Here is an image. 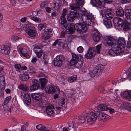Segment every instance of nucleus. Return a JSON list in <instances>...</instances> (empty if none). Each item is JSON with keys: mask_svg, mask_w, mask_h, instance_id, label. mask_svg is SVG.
Segmentation results:
<instances>
[{"mask_svg": "<svg viewBox=\"0 0 131 131\" xmlns=\"http://www.w3.org/2000/svg\"><path fill=\"white\" fill-rule=\"evenodd\" d=\"M37 60V59L36 57H33L31 60V62L32 64H35Z\"/></svg>", "mask_w": 131, "mask_h": 131, "instance_id": "57", "label": "nucleus"}, {"mask_svg": "<svg viewBox=\"0 0 131 131\" xmlns=\"http://www.w3.org/2000/svg\"><path fill=\"white\" fill-rule=\"evenodd\" d=\"M22 72L18 74L19 78L21 80L23 81H25L27 80L29 78V76L27 73L25 72L22 74Z\"/></svg>", "mask_w": 131, "mask_h": 131, "instance_id": "22", "label": "nucleus"}, {"mask_svg": "<svg viewBox=\"0 0 131 131\" xmlns=\"http://www.w3.org/2000/svg\"><path fill=\"white\" fill-rule=\"evenodd\" d=\"M46 11L48 13H49L50 12L51 10V8L49 7H46L45 8Z\"/></svg>", "mask_w": 131, "mask_h": 131, "instance_id": "63", "label": "nucleus"}, {"mask_svg": "<svg viewBox=\"0 0 131 131\" xmlns=\"http://www.w3.org/2000/svg\"><path fill=\"white\" fill-rule=\"evenodd\" d=\"M26 17H24L20 19V21L22 23H24L26 21Z\"/></svg>", "mask_w": 131, "mask_h": 131, "instance_id": "64", "label": "nucleus"}, {"mask_svg": "<svg viewBox=\"0 0 131 131\" xmlns=\"http://www.w3.org/2000/svg\"><path fill=\"white\" fill-rule=\"evenodd\" d=\"M31 96L34 100H39L42 97L41 95L38 93L33 94Z\"/></svg>", "mask_w": 131, "mask_h": 131, "instance_id": "33", "label": "nucleus"}, {"mask_svg": "<svg viewBox=\"0 0 131 131\" xmlns=\"http://www.w3.org/2000/svg\"><path fill=\"white\" fill-rule=\"evenodd\" d=\"M102 107H101L102 109V111H106L108 110L109 108L107 107L105 105L101 104Z\"/></svg>", "mask_w": 131, "mask_h": 131, "instance_id": "50", "label": "nucleus"}, {"mask_svg": "<svg viewBox=\"0 0 131 131\" xmlns=\"http://www.w3.org/2000/svg\"><path fill=\"white\" fill-rule=\"evenodd\" d=\"M5 79L3 76H0V89L1 91L4 90L5 88Z\"/></svg>", "mask_w": 131, "mask_h": 131, "instance_id": "26", "label": "nucleus"}, {"mask_svg": "<svg viewBox=\"0 0 131 131\" xmlns=\"http://www.w3.org/2000/svg\"><path fill=\"white\" fill-rule=\"evenodd\" d=\"M77 50L79 53H81L83 51V48L82 47L80 46L78 47Z\"/></svg>", "mask_w": 131, "mask_h": 131, "instance_id": "53", "label": "nucleus"}, {"mask_svg": "<svg viewBox=\"0 0 131 131\" xmlns=\"http://www.w3.org/2000/svg\"><path fill=\"white\" fill-rule=\"evenodd\" d=\"M92 33V37L94 40L96 42H98L100 38V33L97 29L94 30Z\"/></svg>", "mask_w": 131, "mask_h": 131, "instance_id": "17", "label": "nucleus"}, {"mask_svg": "<svg viewBox=\"0 0 131 131\" xmlns=\"http://www.w3.org/2000/svg\"><path fill=\"white\" fill-rule=\"evenodd\" d=\"M46 92L49 94L55 92L54 86L50 85H47L45 88Z\"/></svg>", "mask_w": 131, "mask_h": 131, "instance_id": "25", "label": "nucleus"}, {"mask_svg": "<svg viewBox=\"0 0 131 131\" xmlns=\"http://www.w3.org/2000/svg\"><path fill=\"white\" fill-rule=\"evenodd\" d=\"M71 9L74 11L71 12L68 15L67 19L70 21L76 17H81L83 23L85 25L89 26L93 23L91 20L93 16L91 13L87 11H84L78 7H75V5L71 4L70 5Z\"/></svg>", "mask_w": 131, "mask_h": 131, "instance_id": "1", "label": "nucleus"}, {"mask_svg": "<svg viewBox=\"0 0 131 131\" xmlns=\"http://www.w3.org/2000/svg\"><path fill=\"white\" fill-rule=\"evenodd\" d=\"M0 51L1 53L6 55H8L10 52V48L7 45H2L0 47Z\"/></svg>", "mask_w": 131, "mask_h": 131, "instance_id": "10", "label": "nucleus"}, {"mask_svg": "<svg viewBox=\"0 0 131 131\" xmlns=\"http://www.w3.org/2000/svg\"><path fill=\"white\" fill-rule=\"evenodd\" d=\"M60 21L61 26L66 29L68 33L72 34L74 31L73 29L82 32H86L87 30V28L84 25L78 23L74 26L69 23L67 24L66 20L64 17L61 16Z\"/></svg>", "mask_w": 131, "mask_h": 131, "instance_id": "2", "label": "nucleus"}, {"mask_svg": "<svg viewBox=\"0 0 131 131\" xmlns=\"http://www.w3.org/2000/svg\"><path fill=\"white\" fill-rule=\"evenodd\" d=\"M103 0H93V2L95 6L99 8L103 7L105 5V2Z\"/></svg>", "mask_w": 131, "mask_h": 131, "instance_id": "23", "label": "nucleus"}, {"mask_svg": "<svg viewBox=\"0 0 131 131\" xmlns=\"http://www.w3.org/2000/svg\"><path fill=\"white\" fill-rule=\"evenodd\" d=\"M113 23L116 26L121 27L123 26V21L120 18L115 17L114 19Z\"/></svg>", "mask_w": 131, "mask_h": 131, "instance_id": "14", "label": "nucleus"}, {"mask_svg": "<svg viewBox=\"0 0 131 131\" xmlns=\"http://www.w3.org/2000/svg\"><path fill=\"white\" fill-rule=\"evenodd\" d=\"M37 71V70L31 67H29L28 70L29 73H35Z\"/></svg>", "mask_w": 131, "mask_h": 131, "instance_id": "42", "label": "nucleus"}, {"mask_svg": "<svg viewBox=\"0 0 131 131\" xmlns=\"http://www.w3.org/2000/svg\"><path fill=\"white\" fill-rule=\"evenodd\" d=\"M97 117L95 113L93 112L90 113L86 116L87 123L89 124H92L93 122L96 120Z\"/></svg>", "mask_w": 131, "mask_h": 131, "instance_id": "6", "label": "nucleus"}, {"mask_svg": "<svg viewBox=\"0 0 131 131\" xmlns=\"http://www.w3.org/2000/svg\"><path fill=\"white\" fill-rule=\"evenodd\" d=\"M76 3L72 4H74L75 5V7H78L80 9H81L80 6L83 5L84 4V0H76Z\"/></svg>", "mask_w": 131, "mask_h": 131, "instance_id": "35", "label": "nucleus"}, {"mask_svg": "<svg viewBox=\"0 0 131 131\" xmlns=\"http://www.w3.org/2000/svg\"><path fill=\"white\" fill-rule=\"evenodd\" d=\"M27 69V67L25 66H23L22 67L19 64H17V71L21 73L22 72V70H26Z\"/></svg>", "mask_w": 131, "mask_h": 131, "instance_id": "31", "label": "nucleus"}, {"mask_svg": "<svg viewBox=\"0 0 131 131\" xmlns=\"http://www.w3.org/2000/svg\"><path fill=\"white\" fill-rule=\"evenodd\" d=\"M77 77L76 75L71 76L69 78L68 81L70 82H72L76 81Z\"/></svg>", "mask_w": 131, "mask_h": 131, "instance_id": "41", "label": "nucleus"}, {"mask_svg": "<svg viewBox=\"0 0 131 131\" xmlns=\"http://www.w3.org/2000/svg\"><path fill=\"white\" fill-rule=\"evenodd\" d=\"M63 12L62 14V17H64L68 13V10L67 9L64 8L63 10Z\"/></svg>", "mask_w": 131, "mask_h": 131, "instance_id": "51", "label": "nucleus"}, {"mask_svg": "<svg viewBox=\"0 0 131 131\" xmlns=\"http://www.w3.org/2000/svg\"><path fill=\"white\" fill-rule=\"evenodd\" d=\"M103 71L102 68L101 67L100 65H98L96 66L92 72H90L89 74L90 76L92 78L97 77L101 74Z\"/></svg>", "mask_w": 131, "mask_h": 131, "instance_id": "4", "label": "nucleus"}, {"mask_svg": "<svg viewBox=\"0 0 131 131\" xmlns=\"http://www.w3.org/2000/svg\"><path fill=\"white\" fill-rule=\"evenodd\" d=\"M123 96L131 101V91L127 90L125 91L123 93Z\"/></svg>", "mask_w": 131, "mask_h": 131, "instance_id": "27", "label": "nucleus"}, {"mask_svg": "<svg viewBox=\"0 0 131 131\" xmlns=\"http://www.w3.org/2000/svg\"><path fill=\"white\" fill-rule=\"evenodd\" d=\"M101 107H102V105L101 104H100L97 106V108L99 110L102 111V109Z\"/></svg>", "mask_w": 131, "mask_h": 131, "instance_id": "61", "label": "nucleus"}, {"mask_svg": "<svg viewBox=\"0 0 131 131\" xmlns=\"http://www.w3.org/2000/svg\"><path fill=\"white\" fill-rule=\"evenodd\" d=\"M104 41L107 45L112 46H115L117 44V39L112 36H106L104 37Z\"/></svg>", "mask_w": 131, "mask_h": 131, "instance_id": "3", "label": "nucleus"}, {"mask_svg": "<svg viewBox=\"0 0 131 131\" xmlns=\"http://www.w3.org/2000/svg\"><path fill=\"white\" fill-rule=\"evenodd\" d=\"M125 22L124 24V29L125 30H127L129 29H130L131 26V23L130 22V20H125Z\"/></svg>", "mask_w": 131, "mask_h": 131, "instance_id": "28", "label": "nucleus"}, {"mask_svg": "<svg viewBox=\"0 0 131 131\" xmlns=\"http://www.w3.org/2000/svg\"><path fill=\"white\" fill-rule=\"evenodd\" d=\"M43 61L45 64H47L48 63V58L47 55L44 54L43 55Z\"/></svg>", "mask_w": 131, "mask_h": 131, "instance_id": "44", "label": "nucleus"}, {"mask_svg": "<svg viewBox=\"0 0 131 131\" xmlns=\"http://www.w3.org/2000/svg\"><path fill=\"white\" fill-rule=\"evenodd\" d=\"M54 108L52 105L47 106L46 108V112L47 115L53 117L54 116Z\"/></svg>", "mask_w": 131, "mask_h": 131, "instance_id": "19", "label": "nucleus"}, {"mask_svg": "<svg viewBox=\"0 0 131 131\" xmlns=\"http://www.w3.org/2000/svg\"><path fill=\"white\" fill-rule=\"evenodd\" d=\"M20 55L21 56L27 58L29 59L30 58V56L27 53V51L26 48L22 46H18L17 48Z\"/></svg>", "mask_w": 131, "mask_h": 131, "instance_id": "5", "label": "nucleus"}, {"mask_svg": "<svg viewBox=\"0 0 131 131\" xmlns=\"http://www.w3.org/2000/svg\"><path fill=\"white\" fill-rule=\"evenodd\" d=\"M11 39L13 42H16V35H13L11 37Z\"/></svg>", "mask_w": 131, "mask_h": 131, "instance_id": "54", "label": "nucleus"}, {"mask_svg": "<svg viewBox=\"0 0 131 131\" xmlns=\"http://www.w3.org/2000/svg\"><path fill=\"white\" fill-rule=\"evenodd\" d=\"M83 61L82 59L81 58L75 63L74 65L76 67L78 68H80L82 66L83 64Z\"/></svg>", "mask_w": 131, "mask_h": 131, "instance_id": "36", "label": "nucleus"}, {"mask_svg": "<svg viewBox=\"0 0 131 131\" xmlns=\"http://www.w3.org/2000/svg\"><path fill=\"white\" fill-rule=\"evenodd\" d=\"M64 60V57L62 56H58L56 57L54 60V64L58 67H60L62 62Z\"/></svg>", "mask_w": 131, "mask_h": 131, "instance_id": "7", "label": "nucleus"}, {"mask_svg": "<svg viewBox=\"0 0 131 131\" xmlns=\"http://www.w3.org/2000/svg\"><path fill=\"white\" fill-rule=\"evenodd\" d=\"M23 101L27 105H29L31 101V100L30 96L28 94H25L23 96Z\"/></svg>", "mask_w": 131, "mask_h": 131, "instance_id": "24", "label": "nucleus"}, {"mask_svg": "<svg viewBox=\"0 0 131 131\" xmlns=\"http://www.w3.org/2000/svg\"><path fill=\"white\" fill-rule=\"evenodd\" d=\"M18 88L24 91H26L27 90V87L25 84H20L18 86Z\"/></svg>", "mask_w": 131, "mask_h": 131, "instance_id": "39", "label": "nucleus"}, {"mask_svg": "<svg viewBox=\"0 0 131 131\" xmlns=\"http://www.w3.org/2000/svg\"><path fill=\"white\" fill-rule=\"evenodd\" d=\"M52 33L51 30L50 29H45L44 32L42 35V38L45 40H47L50 38L52 35Z\"/></svg>", "mask_w": 131, "mask_h": 131, "instance_id": "9", "label": "nucleus"}, {"mask_svg": "<svg viewBox=\"0 0 131 131\" xmlns=\"http://www.w3.org/2000/svg\"><path fill=\"white\" fill-rule=\"evenodd\" d=\"M18 124L20 125L21 126V131H26V127L24 125V123H18Z\"/></svg>", "mask_w": 131, "mask_h": 131, "instance_id": "49", "label": "nucleus"}, {"mask_svg": "<svg viewBox=\"0 0 131 131\" xmlns=\"http://www.w3.org/2000/svg\"><path fill=\"white\" fill-rule=\"evenodd\" d=\"M95 114L97 116V117L101 120H107L110 118V116H109L104 114L101 111H97Z\"/></svg>", "mask_w": 131, "mask_h": 131, "instance_id": "11", "label": "nucleus"}, {"mask_svg": "<svg viewBox=\"0 0 131 131\" xmlns=\"http://www.w3.org/2000/svg\"><path fill=\"white\" fill-rule=\"evenodd\" d=\"M57 43V44L58 46H63V43L62 42L63 41V40L62 39H57L56 40Z\"/></svg>", "mask_w": 131, "mask_h": 131, "instance_id": "48", "label": "nucleus"}, {"mask_svg": "<svg viewBox=\"0 0 131 131\" xmlns=\"http://www.w3.org/2000/svg\"><path fill=\"white\" fill-rule=\"evenodd\" d=\"M125 15L128 20H130L131 19V9H126L125 11Z\"/></svg>", "mask_w": 131, "mask_h": 131, "instance_id": "32", "label": "nucleus"}, {"mask_svg": "<svg viewBox=\"0 0 131 131\" xmlns=\"http://www.w3.org/2000/svg\"><path fill=\"white\" fill-rule=\"evenodd\" d=\"M11 99L10 96H8L5 99L4 104L5 105V106H3L4 110L5 111L10 112L11 110V107H8L7 105H6L7 104L10 100Z\"/></svg>", "mask_w": 131, "mask_h": 131, "instance_id": "16", "label": "nucleus"}, {"mask_svg": "<svg viewBox=\"0 0 131 131\" xmlns=\"http://www.w3.org/2000/svg\"><path fill=\"white\" fill-rule=\"evenodd\" d=\"M98 90L101 93H102L104 92V89L103 86H100L99 87Z\"/></svg>", "mask_w": 131, "mask_h": 131, "instance_id": "55", "label": "nucleus"}, {"mask_svg": "<svg viewBox=\"0 0 131 131\" xmlns=\"http://www.w3.org/2000/svg\"><path fill=\"white\" fill-rule=\"evenodd\" d=\"M40 84L42 88H44L45 85L47 82L48 80L45 78H40Z\"/></svg>", "mask_w": 131, "mask_h": 131, "instance_id": "37", "label": "nucleus"}, {"mask_svg": "<svg viewBox=\"0 0 131 131\" xmlns=\"http://www.w3.org/2000/svg\"><path fill=\"white\" fill-rule=\"evenodd\" d=\"M86 117L85 116H80L79 117V121L82 123H84L86 119Z\"/></svg>", "mask_w": 131, "mask_h": 131, "instance_id": "40", "label": "nucleus"}, {"mask_svg": "<svg viewBox=\"0 0 131 131\" xmlns=\"http://www.w3.org/2000/svg\"><path fill=\"white\" fill-rule=\"evenodd\" d=\"M94 50L92 48H90L87 53L85 55V57L88 59H91L93 57L94 54Z\"/></svg>", "mask_w": 131, "mask_h": 131, "instance_id": "20", "label": "nucleus"}, {"mask_svg": "<svg viewBox=\"0 0 131 131\" xmlns=\"http://www.w3.org/2000/svg\"><path fill=\"white\" fill-rule=\"evenodd\" d=\"M117 48L120 50L122 52V49L123 48L125 45V41L123 38H119L118 40H117Z\"/></svg>", "mask_w": 131, "mask_h": 131, "instance_id": "12", "label": "nucleus"}, {"mask_svg": "<svg viewBox=\"0 0 131 131\" xmlns=\"http://www.w3.org/2000/svg\"><path fill=\"white\" fill-rule=\"evenodd\" d=\"M105 16L106 18L104 19H107L109 20H111L113 17V14L111 12H106Z\"/></svg>", "mask_w": 131, "mask_h": 131, "instance_id": "38", "label": "nucleus"}, {"mask_svg": "<svg viewBox=\"0 0 131 131\" xmlns=\"http://www.w3.org/2000/svg\"><path fill=\"white\" fill-rule=\"evenodd\" d=\"M57 15V13L56 11L54 12L51 14V17L53 18H54Z\"/></svg>", "mask_w": 131, "mask_h": 131, "instance_id": "58", "label": "nucleus"}, {"mask_svg": "<svg viewBox=\"0 0 131 131\" xmlns=\"http://www.w3.org/2000/svg\"><path fill=\"white\" fill-rule=\"evenodd\" d=\"M47 25V24L46 23L39 24L38 25V29L41 30L42 28L46 27Z\"/></svg>", "mask_w": 131, "mask_h": 131, "instance_id": "46", "label": "nucleus"}, {"mask_svg": "<svg viewBox=\"0 0 131 131\" xmlns=\"http://www.w3.org/2000/svg\"><path fill=\"white\" fill-rule=\"evenodd\" d=\"M33 50L36 53L37 56L38 58H40L43 54V50L38 46L34 47Z\"/></svg>", "mask_w": 131, "mask_h": 131, "instance_id": "18", "label": "nucleus"}, {"mask_svg": "<svg viewBox=\"0 0 131 131\" xmlns=\"http://www.w3.org/2000/svg\"><path fill=\"white\" fill-rule=\"evenodd\" d=\"M60 0H54L53 3L51 5V7L56 10H57L60 8Z\"/></svg>", "mask_w": 131, "mask_h": 131, "instance_id": "21", "label": "nucleus"}, {"mask_svg": "<svg viewBox=\"0 0 131 131\" xmlns=\"http://www.w3.org/2000/svg\"><path fill=\"white\" fill-rule=\"evenodd\" d=\"M32 85L30 87V90L34 91L38 89L39 86V82L36 79H34L32 81Z\"/></svg>", "mask_w": 131, "mask_h": 131, "instance_id": "15", "label": "nucleus"}, {"mask_svg": "<svg viewBox=\"0 0 131 131\" xmlns=\"http://www.w3.org/2000/svg\"><path fill=\"white\" fill-rule=\"evenodd\" d=\"M116 13L117 15L121 16H123L124 15L123 9L121 7H119L117 9Z\"/></svg>", "mask_w": 131, "mask_h": 131, "instance_id": "34", "label": "nucleus"}, {"mask_svg": "<svg viewBox=\"0 0 131 131\" xmlns=\"http://www.w3.org/2000/svg\"><path fill=\"white\" fill-rule=\"evenodd\" d=\"M72 59L70 62V66L74 65L75 64V63L81 59V58H79L78 55L75 53H72Z\"/></svg>", "mask_w": 131, "mask_h": 131, "instance_id": "13", "label": "nucleus"}, {"mask_svg": "<svg viewBox=\"0 0 131 131\" xmlns=\"http://www.w3.org/2000/svg\"><path fill=\"white\" fill-rule=\"evenodd\" d=\"M127 47L128 48L131 49V41H130V40L127 42Z\"/></svg>", "mask_w": 131, "mask_h": 131, "instance_id": "59", "label": "nucleus"}, {"mask_svg": "<svg viewBox=\"0 0 131 131\" xmlns=\"http://www.w3.org/2000/svg\"><path fill=\"white\" fill-rule=\"evenodd\" d=\"M96 52L98 53L100 52V50L101 48V45H99L96 46Z\"/></svg>", "mask_w": 131, "mask_h": 131, "instance_id": "52", "label": "nucleus"}, {"mask_svg": "<svg viewBox=\"0 0 131 131\" xmlns=\"http://www.w3.org/2000/svg\"><path fill=\"white\" fill-rule=\"evenodd\" d=\"M125 79V78H122L119 81L118 80H114L112 81V84L113 85H116L117 83H118L119 82L124 80Z\"/></svg>", "mask_w": 131, "mask_h": 131, "instance_id": "47", "label": "nucleus"}, {"mask_svg": "<svg viewBox=\"0 0 131 131\" xmlns=\"http://www.w3.org/2000/svg\"><path fill=\"white\" fill-rule=\"evenodd\" d=\"M127 108L129 110H131V104L127 103Z\"/></svg>", "mask_w": 131, "mask_h": 131, "instance_id": "62", "label": "nucleus"}, {"mask_svg": "<svg viewBox=\"0 0 131 131\" xmlns=\"http://www.w3.org/2000/svg\"><path fill=\"white\" fill-rule=\"evenodd\" d=\"M54 90H55V92L56 91L58 93H59L60 91L59 88L56 86H54Z\"/></svg>", "mask_w": 131, "mask_h": 131, "instance_id": "60", "label": "nucleus"}, {"mask_svg": "<svg viewBox=\"0 0 131 131\" xmlns=\"http://www.w3.org/2000/svg\"><path fill=\"white\" fill-rule=\"evenodd\" d=\"M122 51L120 50L116 47H113L110 50L108 53L109 55L113 56H115L119 54Z\"/></svg>", "mask_w": 131, "mask_h": 131, "instance_id": "8", "label": "nucleus"}, {"mask_svg": "<svg viewBox=\"0 0 131 131\" xmlns=\"http://www.w3.org/2000/svg\"><path fill=\"white\" fill-rule=\"evenodd\" d=\"M31 19L33 21L39 23L41 21V20L39 18L35 16H31Z\"/></svg>", "mask_w": 131, "mask_h": 131, "instance_id": "43", "label": "nucleus"}, {"mask_svg": "<svg viewBox=\"0 0 131 131\" xmlns=\"http://www.w3.org/2000/svg\"><path fill=\"white\" fill-rule=\"evenodd\" d=\"M103 19V21L104 24L107 28H110L112 26V24L110 20L107 19Z\"/></svg>", "mask_w": 131, "mask_h": 131, "instance_id": "29", "label": "nucleus"}, {"mask_svg": "<svg viewBox=\"0 0 131 131\" xmlns=\"http://www.w3.org/2000/svg\"><path fill=\"white\" fill-rule=\"evenodd\" d=\"M28 34L30 37H35L37 34V31L35 29H29L28 30Z\"/></svg>", "mask_w": 131, "mask_h": 131, "instance_id": "30", "label": "nucleus"}, {"mask_svg": "<svg viewBox=\"0 0 131 131\" xmlns=\"http://www.w3.org/2000/svg\"><path fill=\"white\" fill-rule=\"evenodd\" d=\"M47 3L46 2H44L40 4V7L41 8H43L47 6Z\"/></svg>", "mask_w": 131, "mask_h": 131, "instance_id": "56", "label": "nucleus"}, {"mask_svg": "<svg viewBox=\"0 0 131 131\" xmlns=\"http://www.w3.org/2000/svg\"><path fill=\"white\" fill-rule=\"evenodd\" d=\"M37 129L39 130H42L45 128V126L43 125L40 124L37 125L36 126Z\"/></svg>", "mask_w": 131, "mask_h": 131, "instance_id": "45", "label": "nucleus"}]
</instances>
